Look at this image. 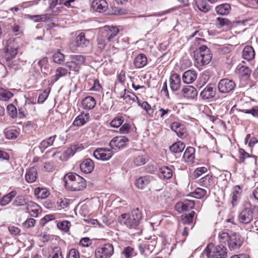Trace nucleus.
<instances>
[{
	"label": "nucleus",
	"instance_id": "1",
	"mask_svg": "<svg viewBox=\"0 0 258 258\" xmlns=\"http://www.w3.org/2000/svg\"><path fill=\"white\" fill-rule=\"evenodd\" d=\"M143 215L139 208L132 210L131 213L121 214L118 218L121 225H124L131 229H140L141 221Z\"/></svg>",
	"mask_w": 258,
	"mask_h": 258
},
{
	"label": "nucleus",
	"instance_id": "2",
	"mask_svg": "<svg viewBox=\"0 0 258 258\" xmlns=\"http://www.w3.org/2000/svg\"><path fill=\"white\" fill-rule=\"evenodd\" d=\"M118 33L119 29L117 27L105 26L97 36L96 41L98 48L100 50L103 49L106 45V41L109 42L115 41Z\"/></svg>",
	"mask_w": 258,
	"mask_h": 258
},
{
	"label": "nucleus",
	"instance_id": "3",
	"mask_svg": "<svg viewBox=\"0 0 258 258\" xmlns=\"http://www.w3.org/2000/svg\"><path fill=\"white\" fill-rule=\"evenodd\" d=\"M19 45L13 38L8 39L4 48L6 64L11 69H16L17 65L15 61L12 60L18 53Z\"/></svg>",
	"mask_w": 258,
	"mask_h": 258
},
{
	"label": "nucleus",
	"instance_id": "4",
	"mask_svg": "<svg viewBox=\"0 0 258 258\" xmlns=\"http://www.w3.org/2000/svg\"><path fill=\"white\" fill-rule=\"evenodd\" d=\"M63 181L66 187L72 190H81L86 185L85 180L75 173H69L65 175Z\"/></svg>",
	"mask_w": 258,
	"mask_h": 258
},
{
	"label": "nucleus",
	"instance_id": "5",
	"mask_svg": "<svg viewBox=\"0 0 258 258\" xmlns=\"http://www.w3.org/2000/svg\"><path fill=\"white\" fill-rule=\"evenodd\" d=\"M227 249L221 245L214 246L209 244L202 253L203 258H226Z\"/></svg>",
	"mask_w": 258,
	"mask_h": 258
},
{
	"label": "nucleus",
	"instance_id": "6",
	"mask_svg": "<svg viewBox=\"0 0 258 258\" xmlns=\"http://www.w3.org/2000/svg\"><path fill=\"white\" fill-rule=\"evenodd\" d=\"M194 57L197 63L204 66L210 62L212 54L210 48L203 45L194 51Z\"/></svg>",
	"mask_w": 258,
	"mask_h": 258
},
{
	"label": "nucleus",
	"instance_id": "7",
	"mask_svg": "<svg viewBox=\"0 0 258 258\" xmlns=\"http://www.w3.org/2000/svg\"><path fill=\"white\" fill-rule=\"evenodd\" d=\"M114 252V248L110 243H106L98 247L95 251V258H109Z\"/></svg>",
	"mask_w": 258,
	"mask_h": 258
},
{
	"label": "nucleus",
	"instance_id": "8",
	"mask_svg": "<svg viewBox=\"0 0 258 258\" xmlns=\"http://www.w3.org/2000/svg\"><path fill=\"white\" fill-rule=\"evenodd\" d=\"M113 154L112 149L107 148H98L93 153L94 157L96 159L101 161L109 160Z\"/></svg>",
	"mask_w": 258,
	"mask_h": 258
},
{
	"label": "nucleus",
	"instance_id": "9",
	"mask_svg": "<svg viewBox=\"0 0 258 258\" xmlns=\"http://www.w3.org/2000/svg\"><path fill=\"white\" fill-rule=\"evenodd\" d=\"M236 86L232 80L228 79H222L218 84V89L221 93H228L233 91Z\"/></svg>",
	"mask_w": 258,
	"mask_h": 258
},
{
	"label": "nucleus",
	"instance_id": "10",
	"mask_svg": "<svg viewBox=\"0 0 258 258\" xmlns=\"http://www.w3.org/2000/svg\"><path fill=\"white\" fill-rule=\"evenodd\" d=\"M128 142V140L126 137L117 136L110 141L109 146L112 150H119L124 148Z\"/></svg>",
	"mask_w": 258,
	"mask_h": 258
},
{
	"label": "nucleus",
	"instance_id": "11",
	"mask_svg": "<svg viewBox=\"0 0 258 258\" xmlns=\"http://www.w3.org/2000/svg\"><path fill=\"white\" fill-rule=\"evenodd\" d=\"M253 210L251 208H245L239 213L238 220L242 224L250 223L253 220Z\"/></svg>",
	"mask_w": 258,
	"mask_h": 258
},
{
	"label": "nucleus",
	"instance_id": "12",
	"mask_svg": "<svg viewBox=\"0 0 258 258\" xmlns=\"http://www.w3.org/2000/svg\"><path fill=\"white\" fill-rule=\"evenodd\" d=\"M195 205V203L194 201L185 199L177 203L175 206V208L178 213H182L193 209Z\"/></svg>",
	"mask_w": 258,
	"mask_h": 258
},
{
	"label": "nucleus",
	"instance_id": "13",
	"mask_svg": "<svg viewBox=\"0 0 258 258\" xmlns=\"http://www.w3.org/2000/svg\"><path fill=\"white\" fill-rule=\"evenodd\" d=\"M242 243V240L239 234L234 233L230 236L228 246L230 250H236L239 249Z\"/></svg>",
	"mask_w": 258,
	"mask_h": 258
},
{
	"label": "nucleus",
	"instance_id": "14",
	"mask_svg": "<svg viewBox=\"0 0 258 258\" xmlns=\"http://www.w3.org/2000/svg\"><path fill=\"white\" fill-rule=\"evenodd\" d=\"M182 96L187 100H193L197 98L198 91L192 86H185L181 90Z\"/></svg>",
	"mask_w": 258,
	"mask_h": 258
},
{
	"label": "nucleus",
	"instance_id": "15",
	"mask_svg": "<svg viewBox=\"0 0 258 258\" xmlns=\"http://www.w3.org/2000/svg\"><path fill=\"white\" fill-rule=\"evenodd\" d=\"M170 128L176 133L178 137L181 139L185 138L187 136L186 128L183 125L178 122H174L171 123Z\"/></svg>",
	"mask_w": 258,
	"mask_h": 258
},
{
	"label": "nucleus",
	"instance_id": "16",
	"mask_svg": "<svg viewBox=\"0 0 258 258\" xmlns=\"http://www.w3.org/2000/svg\"><path fill=\"white\" fill-rule=\"evenodd\" d=\"M182 78L184 84H191L197 79V73L194 70H188L184 72Z\"/></svg>",
	"mask_w": 258,
	"mask_h": 258
},
{
	"label": "nucleus",
	"instance_id": "17",
	"mask_svg": "<svg viewBox=\"0 0 258 258\" xmlns=\"http://www.w3.org/2000/svg\"><path fill=\"white\" fill-rule=\"evenodd\" d=\"M170 87L173 91H178L181 86V79L176 73L172 74L169 79Z\"/></svg>",
	"mask_w": 258,
	"mask_h": 258
},
{
	"label": "nucleus",
	"instance_id": "18",
	"mask_svg": "<svg viewBox=\"0 0 258 258\" xmlns=\"http://www.w3.org/2000/svg\"><path fill=\"white\" fill-rule=\"evenodd\" d=\"M91 6L94 11L100 13L105 12L108 9V4L105 0H94Z\"/></svg>",
	"mask_w": 258,
	"mask_h": 258
},
{
	"label": "nucleus",
	"instance_id": "19",
	"mask_svg": "<svg viewBox=\"0 0 258 258\" xmlns=\"http://www.w3.org/2000/svg\"><path fill=\"white\" fill-rule=\"evenodd\" d=\"M80 167L81 171L84 173H90L94 168V164L91 159L87 158L81 163Z\"/></svg>",
	"mask_w": 258,
	"mask_h": 258
},
{
	"label": "nucleus",
	"instance_id": "20",
	"mask_svg": "<svg viewBox=\"0 0 258 258\" xmlns=\"http://www.w3.org/2000/svg\"><path fill=\"white\" fill-rule=\"evenodd\" d=\"M216 95V89L210 84L201 92L200 96L204 99H209L214 97Z\"/></svg>",
	"mask_w": 258,
	"mask_h": 258
},
{
	"label": "nucleus",
	"instance_id": "21",
	"mask_svg": "<svg viewBox=\"0 0 258 258\" xmlns=\"http://www.w3.org/2000/svg\"><path fill=\"white\" fill-rule=\"evenodd\" d=\"M37 171L35 167H32L26 170L25 178L28 183L35 182L37 178Z\"/></svg>",
	"mask_w": 258,
	"mask_h": 258
},
{
	"label": "nucleus",
	"instance_id": "22",
	"mask_svg": "<svg viewBox=\"0 0 258 258\" xmlns=\"http://www.w3.org/2000/svg\"><path fill=\"white\" fill-rule=\"evenodd\" d=\"M89 118L90 115L89 113H82L77 116L73 124L75 126H81L88 122Z\"/></svg>",
	"mask_w": 258,
	"mask_h": 258
},
{
	"label": "nucleus",
	"instance_id": "23",
	"mask_svg": "<svg viewBox=\"0 0 258 258\" xmlns=\"http://www.w3.org/2000/svg\"><path fill=\"white\" fill-rule=\"evenodd\" d=\"M37 64L39 67L42 73L45 75V77L50 73V70L48 64L47 57H44L42 58L37 62Z\"/></svg>",
	"mask_w": 258,
	"mask_h": 258
},
{
	"label": "nucleus",
	"instance_id": "24",
	"mask_svg": "<svg viewBox=\"0 0 258 258\" xmlns=\"http://www.w3.org/2000/svg\"><path fill=\"white\" fill-rule=\"evenodd\" d=\"M242 54L243 59L250 61L254 58L255 52L252 46L247 45L244 47Z\"/></svg>",
	"mask_w": 258,
	"mask_h": 258
},
{
	"label": "nucleus",
	"instance_id": "25",
	"mask_svg": "<svg viewBox=\"0 0 258 258\" xmlns=\"http://www.w3.org/2000/svg\"><path fill=\"white\" fill-rule=\"evenodd\" d=\"M159 176L162 179H168L173 175L172 169L167 166H163L160 168L158 173Z\"/></svg>",
	"mask_w": 258,
	"mask_h": 258
},
{
	"label": "nucleus",
	"instance_id": "26",
	"mask_svg": "<svg viewBox=\"0 0 258 258\" xmlns=\"http://www.w3.org/2000/svg\"><path fill=\"white\" fill-rule=\"evenodd\" d=\"M152 177L149 176L140 177L136 181V186L140 189H144L150 183Z\"/></svg>",
	"mask_w": 258,
	"mask_h": 258
},
{
	"label": "nucleus",
	"instance_id": "27",
	"mask_svg": "<svg viewBox=\"0 0 258 258\" xmlns=\"http://www.w3.org/2000/svg\"><path fill=\"white\" fill-rule=\"evenodd\" d=\"M195 150L193 147H187L183 156V158L185 162L189 163H193L195 156Z\"/></svg>",
	"mask_w": 258,
	"mask_h": 258
},
{
	"label": "nucleus",
	"instance_id": "28",
	"mask_svg": "<svg viewBox=\"0 0 258 258\" xmlns=\"http://www.w3.org/2000/svg\"><path fill=\"white\" fill-rule=\"evenodd\" d=\"M75 44L76 47L83 48L89 45V40L85 38L84 33H81L76 37Z\"/></svg>",
	"mask_w": 258,
	"mask_h": 258
},
{
	"label": "nucleus",
	"instance_id": "29",
	"mask_svg": "<svg viewBox=\"0 0 258 258\" xmlns=\"http://www.w3.org/2000/svg\"><path fill=\"white\" fill-rule=\"evenodd\" d=\"M147 63V58L143 53L138 55L134 59V64L137 68H142L145 66Z\"/></svg>",
	"mask_w": 258,
	"mask_h": 258
},
{
	"label": "nucleus",
	"instance_id": "30",
	"mask_svg": "<svg viewBox=\"0 0 258 258\" xmlns=\"http://www.w3.org/2000/svg\"><path fill=\"white\" fill-rule=\"evenodd\" d=\"M27 210L32 216H37L39 213V206L32 201H30L27 203Z\"/></svg>",
	"mask_w": 258,
	"mask_h": 258
},
{
	"label": "nucleus",
	"instance_id": "31",
	"mask_svg": "<svg viewBox=\"0 0 258 258\" xmlns=\"http://www.w3.org/2000/svg\"><path fill=\"white\" fill-rule=\"evenodd\" d=\"M68 70L62 67L58 68L55 72V74L51 77L50 83L56 82L60 78L64 77L68 74Z\"/></svg>",
	"mask_w": 258,
	"mask_h": 258
},
{
	"label": "nucleus",
	"instance_id": "32",
	"mask_svg": "<svg viewBox=\"0 0 258 258\" xmlns=\"http://www.w3.org/2000/svg\"><path fill=\"white\" fill-rule=\"evenodd\" d=\"M95 105L96 100L92 96L86 97L82 101V105L84 109H91L95 107Z\"/></svg>",
	"mask_w": 258,
	"mask_h": 258
},
{
	"label": "nucleus",
	"instance_id": "33",
	"mask_svg": "<svg viewBox=\"0 0 258 258\" xmlns=\"http://www.w3.org/2000/svg\"><path fill=\"white\" fill-rule=\"evenodd\" d=\"M215 10L217 14L221 15H226L229 13L231 6L229 4L225 3L217 6Z\"/></svg>",
	"mask_w": 258,
	"mask_h": 258
},
{
	"label": "nucleus",
	"instance_id": "34",
	"mask_svg": "<svg viewBox=\"0 0 258 258\" xmlns=\"http://www.w3.org/2000/svg\"><path fill=\"white\" fill-rule=\"evenodd\" d=\"M17 195V191L13 190L4 196L0 200V205L5 206L9 204L12 200L13 198Z\"/></svg>",
	"mask_w": 258,
	"mask_h": 258
},
{
	"label": "nucleus",
	"instance_id": "35",
	"mask_svg": "<svg viewBox=\"0 0 258 258\" xmlns=\"http://www.w3.org/2000/svg\"><path fill=\"white\" fill-rule=\"evenodd\" d=\"M242 189L239 185L234 186L232 188V204L233 205L236 204V203L240 199Z\"/></svg>",
	"mask_w": 258,
	"mask_h": 258
},
{
	"label": "nucleus",
	"instance_id": "36",
	"mask_svg": "<svg viewBox=\"0 0 258 258\" xmlns=\"http://www.w3.org/2000/svg\"><path fill=\"white\" fill-rule=\"evenodd\" d=\"M185 147L184 143L181 142H177L170 147V150L174 153H179L183 151Z\"/></svg>",
	"mask_w": 258,
	"mask_h": 258
},
{
	"label": "nucleus",
	"instance_id": "37",
	"mask_svg": "<svg viewBox=\"0 0 258 258\" xmlns=\"http://www.w3.org/2000/svg\"><path fill=\"white\" fill-rule=\"evenodd\" d=\"M34 194L38 199H43L47 198L49 193L46 188L38 187L35 189Z\"/></svg>",
	"mask_w": 258,
	"mask_h": 258
},
{
	"label": "nucleus",
	"instance_id": "38",
	"mask_svg": "<svg viewBox=\"0 0 258 258\" xmlns=\"http://www.w3.org/2000/svg\"><path fill=\"white\" fill-rule=\"evenodd\" d=\"M13 94L8 90L0 88V100L8 101L13 96Z\"/></svg>",
	"mask_w": 258,
	"mask_h": 258
},
{
	"label": "nucleus",
	"instance_id": "39",
	"mask_svg": "<svg viewBox=\"0 0 258 258\" xmlns=\"http://www.w3.org/2000/svg\"><path fill=\"white\" fill-rule=\"evenodd\" d=\"M196 5L199 10L204 13L209 12L211 9L210 6L203 0H197Z\"/></svg>",
	"mask_w": 258,
	"mask_h": 258
},
{
	"label": "nucleus",
	"instance_id": "40",
	"mask_svg": "<svg viewBox=\"0 0 258 258\" xmlns=\"http://www.w3.org/2000/svg\"><path fill=\"white\" fill-rule=\"evenodd\" d=\"M200 182L202 186L206 187H210L213 184L212 176L211 175L208 174L202 177L200 179Z\"/></svg>",
	"mask_w": 258,
	"mask_h": 258
},
{
	"label": "nucleus",
	"instance_id": "41",
	"mask_svg": "<svg viewBox=\"0 0 258 258\" xmlns=\"http://www.w3.org/2000/svg\"><path fill=\"white\" fill-rule=\"evenodd\" d=\"M75 152L72 148H68L59 157V159L62 161H66L70 157L73 156Z\"/></svg>",
	"mask_w": 258,
	"mask_h": 258
},
{
	"label": "nucleus",
	"instance_id": "42",
	"mask_svg": "<svg viewBox=\"0 0 258 258\" xmlns=\"http://www.w3.org/2000/svg\"><path fill=\"white\" fill-rule=\"evenodd\" d=\"M71 225V223L67 220L60 221L57 223V227L65 232L69 231Z\"/></svg>",
	"mask_w": 258,
	"mask_h": 258
},
{
	"label": "nucleus",
	"instance_id": "43",
	"mask_svg": "<svg viewBox=\"0 0 258 258\" xmlns=\"http://www.w3.org/2000/svg\"><path fill=\"white\" fill-rule=\"evenodd\" d=\"M147 161V157L144 155H139L135 157L134 160V164L136 166H140L146 164Z\"/></svg>",
	"mask_w": 258,
	"mask_h": 258
},
{
	"label": "nucleus",
	"instance_id": "44",
	"mask_svg": "<svg viewBox=\"0 0 258 258\" xmlns=\"http://www.w3.org/2000/svg\"><path fill=\"white\" fill-rule=\"evenodd\" d=\"M124 119L121 115H118L115 117L110 123V126L113 127H118L123 122Z\"/></svg>",
	"mask_w": 258,
	"mask_h": 258
},
{
	"label": "nucleus",
	"instance_id": "45",
	"mask_svg": "<svg viewBox=\"0 0 258 258\" xmlns=\"http://www.w3.org/2000/svg\"><path fill=\"white\" fill-rule=\"evenodd\" d=\"M48 258H63L60 247H54L49 255Z\"/></svg>",
	"mask_w": 258,
	"mask_h": 258
},
{
	"label": "nucleus",
	"instance_id": "46",
	"mask_svg": "<svg viewBox=\"0 0 258 258\" xmlns=\"http://www.w3.org/2000/svg\"><path fill=\"white\" fill-rule=\"evenodd\" d=\"M7 111L9 115L13 118H16L18 115L16 107L12 104H10L7 106Z\"/></svg>",
	"mask_w": 258,
	"mask_h": 258
},
{
	"label": "nucleus",
	"instance_id": "47",
	"mask_svg": "<svg viewBox=\"0 0 258 258\" xmlns=\"http://www.w3.org/2000/svg\"><path fill=\"white\" fill-rule=\"evenodd\" d=\"M53 61L61 64L64 60V55L59 51L55 52L53 55Z\"/></svg>",
	"mask_w": 258,
	"mask_h": 258
},
{
	"label": "nucleus",
	"instance_id": "48",
	"mask_svg": "<svg viewBox=\"0 0 258 258\" xmlns=\"http://www.w3.org/2000/svg\"><path fill=\"white\" fill-rule=\"evenodd\" d=\"M26 199L23 196H17L13 203V205L14 206H20L27 204Z\"/></svg>",
	"mask_w": 258,
	"mask_h": 258
},
{
	"label": "nucleus",
	"instance_id": "49",
	"mask_svg": "<svg viewBox=\"0 0 258 258\" xmlns=\"http://www.w3.org/2000/svg\"><path fill=\"white\" fill-rule=\"evenodd\" d=\"M125 102L127 103H131V101L135 102L138 100V98L135 95L134 93L131 92L129 91H127L126 96H125Z\"/></svg>",
	"mask_w": 258,
	"mask_h": 258
},
{
	"label": "nucleus",
	"instance_id": "50",
	"mask_svg": "<svg viewBox=\"0 0 258 258\" xmlns=\"http://www.w3.org/2000/svg\"><path fill=\"white\" fill-rule=\"evenodd\" d=\"M66 66L69 69L70 71L78 72L80 67L78 66L73 60L70 61H68L66 63Z\"/></svg>",
	"mask_w": 258,
	"mask_h": 258
},
{
	"label": "nucleus",
	"instance_id": "51",
	"mask_svg": "<svg viewBox=\"0 0 258 258\" xmlns=\"http://www.w3.org/2000/svg\"><path fill=\"white\" fill-rule=\"evenodd\" d=\"M195 212L191 211L190 213L185 214L184 218L182 219L183 224H190L193 221V218L195 216Z\"/></svg>",
	"mask_w": 258,
	"mask_h": 258
},
{
	"label": "nucleus",
	"instance_id": "52",
	"mask_svg": "<svg viewBox=\"0 0 258 258\" xmlns=\"http://www.w3.org/2000/svg\"><path fill=\"white\" fill-rule=\"evenodd\" d=\"M73 60L80 67L83 64L85 61V57L81 55H75L72 57Z\"/></svg>",
	"mask_w": 258,
	"mask_h": 258
},
{
	"label": "nucleus",
	"instance_id": "53",
	"mask_svg": "<svg viewBox=\"0 0 258 258\" xmlns=\"http://www.w3.org/2000/svg\"><path fill=\"white\" fill-rule=\"evenodd\" d=\"M138 104L141 106L142 108L145 110L149 115H152L153 114V110L151 108V106L147 102L144 101L142 103H140L138 101Z\"/></svg>",
	"mask_w": 258,
	"mask_h": 258
},
{
	"label": "nucleus",
	"instance_id": "54",
	"mask_svg": "<svg viewBox=\"0 0 258 258\" xmlns=\"http://www.w3.org/2000/svg\"><path fill=\"white\" fill-rule=\"evenodd\" d=\"M189 231V228L185 226L184 225L183 226L181 224L179 225L178 230H177V233L180 234H181L182 236H183L184 238L186 237L188 235Z\"/></svg>",
	"mask_w": 258,
	"mask_h": 258
},
{
	"label": "nucleus",
	"instance_id": "55",
	"mask_svg": "<svg viewBox=\"0 0 258 258\" xmlns=\"http://www.w3.org/2000/svg\"><path fill=\"white\" fill-rule=\"evenodd\" d=\"M134 249L130 246H127L124 248L122 253L125 258H132L134 255Z\"/></svg>",
	"mask_w": 258,
	"mask_h": 258
},
{
	"label": "nucleus",
	"instance_id": "56",
	"mask_svg": "<svg viewBox=\"0 0 258 258\" xmlns=\"http://www.w3.org/2000/svg\"><path fill=\"white\" fill-rule=\"evenodd\" d=\"M229 22L228 19L222 17H218L216 20V24L218 28H221L225 25H228Z\"/></svg>",
	"mask_w": 258,
	"mask_h": 258
},
{
	"label": "nucleus",
	"instance_id": "57",
	"mask_svg": "<svg viewBox=\"0 0 258 258\" xmlns=\"http://www.w3.org/2000/svg\"><path fill=\"white\" fill-rule=\"evenodd\" d=\"M18 133L16 130H10L6 132L5 136L8 139H15L18 137Z\"/></svg>",
	"mask_w": 258,
	"mask_h": 258
},
{
	"label": "nucleus",
	"instance_id": "58",
	"mask_svg": "<svg viewBox=\"0 0 258 258\" xmlns=\"http://www.w3.org/2000/svg\"><path fill=\"white\" fill-rule=\"evenodd\" d=\"M50 89L45 90L42 93L39 95L38 99V102L39 103L44 102L47 98L50 93Z\"/></svg>",
	"mask_w": 258,
	"mask_h": 258
},
{
	"label": "nucleus",
	"instance_id": "59",
	"mask_svg": "<svg viewBox=\"0 0 258 258\" xmlns=\"http://www.w3.org/2000/svg\"><path fill=\"white\" fill-rule=\"evenodd\" d=\"M230 236L227 232H222L219 234V241L221 243H225L230 240Z\"/></svg>",
	"mask_w": 258,
	"mask_h": 258
},
{
	"label": "nucleus",
	"instance_id": "60",
	"mask_svg": "<svg viewBox=\"0 0 258 258\" xmlns=\"http://www.w3.org/2000/svg\"><path fill=\"white\" fill-rule=\"evenodd\" d=\"M36 223V221L33 218H29L26 220L23 223V226L26 228H30L34 227Z\"/></svg>",
	"mask_w": 258,
	"mask_h": 258
},
{
	"label": "nucleus",
	"instance_id": "61",
	"mask_svg": "<svg viewBox=\"0 0 258 258\" xmlns=\"http://www.w3.org/2000/svg\"><path fill=\"white\" fill-rule=\"evenodd\" d=\"M206 193L207 191L205 189L201 188H197L194 192V194L196 195L195 198L197 199H200L206 195Z\"/></svg>",
	"mask_w": 258,
	"mask_h": 258
},
{
	"label": "nucleus",
	"instance_id": "62",
	"mask_svg": "<svg viewBox=\"0 0 258 258\" xmlns=\"http://www.w3.org/2000/svg\"><path fill=\"white\" fill-rule=\"evenodd\" d=\"M57 207L59 209H64L66 208L68 204V200L67 199H59L57 202Z\"/></svg>",
	"mask_w": 258,
	"mask_h": 258
},
{
	"label": "nucleus",
	"instance_id": "63",
	"mask_svg": "<svg viewBox=\"0 0 258 258\" xmlns=\"http://www.w3.org/2000/svg\"><path fill=\"white\" fill-rule=\"evenodd\" d=\"M239 159L241 162H244L245 159L250 157L249 154L246 152L244 150L240 149L239 150Z\"/></svg>",
	"mask_w": 258,
	"mask_h": 258
},
{
	"label": "nucleus",
	"instance_id": "64",
	"mask_svg": "<svg viewBox=\"0 0 258 258\" xmlns=\"http://www.w3.org/2000/svg\"><path fill=\"white\" fill-rule=\"evenodd\" d=\"M131 126L130 124L125 123L119 128V132L121 134H125L129 133Z\"/></svg>",
	"mask_w": 258,
	"mask_h": 258
}]
</instances>
